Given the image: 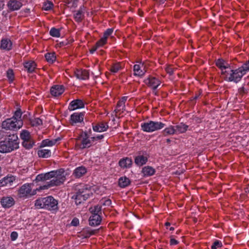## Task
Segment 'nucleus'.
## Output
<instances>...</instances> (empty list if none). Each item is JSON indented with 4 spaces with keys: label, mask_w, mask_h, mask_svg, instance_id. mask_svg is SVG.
<instances>
[{
    "label": "nucleus",
    "mask_w": 249,
    "mask_h": 249,
    "mask_svg": "<svg viewBox=\"0 0 249 249\" xmlns=\"http://www.w3.org/2000/svg\"><path fill=\"white\" fill-rule=\"evenodd\" d=\"M18 137L16 133L10 134L0 142V152L8 153L18 148Z\"/></svg>",
    "instance_id": "nucleus-1"
},
{
    "label": "nucleus",
    "mask_w": 249,
    "mask_h": 249,
    "mask_svg": "<svg viewBox=\"0 0 249 249\" xmlns=\"http://www.w3.org/2000/svg\"><path fill=\"white\" fill-rule=\"evenodd\" d=\"M57 204V201L53 197L49 196L37 199L35 201V205L38 209L44 208L53 211L58 209Z\"/></svg>",
    "instance_id": "nucleus-2"
},
{
    "label": "nucleus",
    "mask_w": 249,
    "mask_h": 249,
    "mask_svg": "<svg viewBox=\"0 0 249 249\" xmlns=\"http://www.w3.org/2000/svg\"><path fill=\"white\" fill-rule=\"evenodd\" d=\"M92 195L90 187L84 185L78 189L76 194L72 196V198L75 200L76 205H79L86 201Z\"/></svg>",
    "instance_id": "nucleus-3"
},
{
    "label": "nucleus",
    "mask_w": 249,
    "mask_h": 249,
    "mask_svg": "<svg viewBox=\"0 0 249 249\" xmlns=\"http://www.w3.org/2000/svg\"><path fill=\"white\" fill-rule=\"evenodd\" d=\"M22 120L17 121L16 118H11L3 121L2 127L6 130L17 131L22 126Z\"/></svg>",
    "instance_id": "nucleus-4"
},
{
    "label": "nucleus",
    "mask_w": 249,
    "mask_h": 249,
    "mask_svg": "<svg viewBox=\"0 0 249 249\" xmlns=\"http://www.w3.org/2000/svg\"><path fill=\"white\" fill-rule=\"evenodd\" d=\"M65 177H59L54 176V177L52 178V179L50 181L47 182L46 184L40 186L39 187L34 190L33 191V193L32 194V195H36V191L47 189L53 186H59L63 183V182L65 180Z\"/></svg>",
    "instance_id": "nucleus-5"
},
{
    "label": "nucleus",
    "mask_w": 249,
    "mask_h": 249,
    "mask_svg": "<svg viewBox=\"0 0 249 249\" xmlns=\"http://www.w3.org/2000/svg\"><path fill=\"white\" fill-rule=\"evenodd\" d=\"M165 124L161 122L150 121L142 124V129L147 132H153L162 129Z\"/></svg>",
    "instance_id": "nucleus-6"
},
{
    "label": "nucleus",
    "mask_w": 249,
    "mask_h": 249,
    "mask_svg": "<svg viewBox=\"0 0 249 249\" xmlns=\"http://www.w3.org/2000/svg\"><path fill=\"white\" fill-rule=\"evenodd\" d=\"M231 72L230 75L228 77V81L230 82L233 81L235 83H238L240 81L243 75L246 73L242 67L234 70H231Z\"/></svg>",
    "instance_id": "nucleus-7"
},
{
    "label": "nucleus",
    "mask_w": 249,
    "mask_h": 249,
    "mask_svg": "<svg viewBox=\"0 0 249 249\" xmlns=\"http://www.w3.org/2000/svg\"><path fill=\"white\" fill-rule=\"evenodd\" d=\"M85 113L84 112L74 113L71 116L70 123L71 125L78 123H81L83 121Z\"/></svg>",
    "instance_id": "nucleus-8"
},
{
    "label": "nucleus",
    "mask_w": 249,
    "mask_h": 249,
    "mask_svg": "<svg viewBox=\"0 0 249 249\" xmlns=\"http://www.w3.org/2000/svg\"><path fill=\"white\" fill-rule=\"evenodd\" d=\"M31 185V184H25L20 188L18 192L20 197H24L28 195L33 196L32 195L33 191L31 193L32 189Z\"/></svg>",
    "instance_id": "nucleus-9"
},
{
    "label": "nucleus",
    "mask_w": 249,
    "mask_h": 249,
    "mask_svg": "<svg viewBox=\"0 0 249 249\" xmlns=\"http://www.w3.org/2000/svg\"><path fill=\"white\" fill-rule=\"evenodd\" d=\"M0 202L3 208H9L14 205L15 200L11 196H3Z\"/></svg>",
    "instance_id": "nucleus-10"
},
{
    "label": "nucleus",
    "mask_w": 249,
    "mask_h": 249,
    "mask_svg": "<svg viewBox=\"0 0 249 249\" xmlns=\"http://www.w3.org/2000/svg\"><path fill=\"white\" fill-rule=\"evenodd\" d=\"M144 83L152 89L156 90L158 86L160 84V81L155 77H149L144 80Z\"/></svg>",
    "instance_id": "nucleus-11"
},
{
    "label": "nucleus",
    "mask_w": 249,
    "mask_h": 249,
    "mask_svg": "<svg viewBox=\"0 0 249 249\" xmlns=\"http://www.w3.org/2000/svg\"><path fill=\"white\" fill-rule=\"evenodd\" d=\"M84 106L85 105L82 100L76 99L71 102L68 108L70 111H72L76 109L84 108Z\"/></svg>",
    "instance_id": "nucleus-12"
},
{
    "label": "nucleus",
    "mask_w": 249,
    "mask_h": 249,
    "mask_svg": "<svg viewBox=\"0 0 249 249\" xmlns=\"http://www.w3.org/2000/svg\"><path fill=\"white\" fill-rule=\"evenodd\" d=\"M54 173L53 171H51L45 174H39L36 176V179L34 181L37 182L40 181L50 179L53 177H54Z\"/></svg>",
    "instance_id": "nucleus-13"
},
{
    "label": "nucleus",
    "mask_w": 249,
    "mask_h": 249,
    "mask_svg": "<svg viewBox=\"0 0 249 249\" xmlns=\"http://www.w3.org/2000/svg\"><path fill=\"white\" fill-rule=\"evenodd\" d=\"M74 74L77 78L80 80H86L89 78V72L86 70L76 69Z\"/></svg>",
    "instance_id": "nucleus-14"
},
{
    "label": "nucleus",
    "mask_w": 249,
    "mask_h": 249,
    "mask_svg": "<svg viewBox=\"0 0 249 249\" xmlns=\"http://www.w3.org/2000/svg\"><path fill=\"white\" fill-rule=\"evenodd\" d=\"M64 91V87L62 85H54L50 89L52 95L56 97L60 95Z\"/></svg>",
    "instance_id": "nucleus-15"
},
{
    "label": "nucleus",
    "mask_w": 249,
    "mask_h": 249,
    "mask_svg": "<svg viewBox=\"0 0 249 249\" xmlns=\"http://www.w3.org/2000/svg\"><path fill=\"white\" fill-rule=\"evenodd\" d=\"M22 6V3L17 0H10L7 3L8 7L12 11L19 9Z\"/></svg>",
    "instance_id": "nucleus-16"
},
{
    "label": "nucleus",
    "mask_w": 249,
    "mask_h": 249,
    "mask_svg": "<svg viewBox=\"0 0 249 249\" xmlns=\"http://www.w3.org/2000/svg\"><path fill=\"white\" fill-rule=\"evenodd\" d=\"M84 134V137L81 141V146L80 147L82 149L87 148L89 147L91 144V141L89 139V135L86 131L83 132Z\"/></svg>",
    "instance_id": "nucleus-17"
},
{
    "label": "nucleus",
    "mask_w": 249,
    "mask_h": 249,
    "mask_svg": "<svg viewBox=\"0 0 249 249\" xmlns=\"http://www.w3.org/2000/svg\"><path fill=\"white\" fill-rule=\"evenodd\" d=\"M102 220L101 216L99 214H92L89 218V224L91 226L100 225Z\"/></svg>",
    "instance_id": "nucleus-18"
},
{
    "label": "nucleus",
    "mask_w": 249,
    "mask_h": 249,
    "mask_svg": "<svg viewBox=\"0 0 249 249\" xmlns=\"http://www.w3.org/2000/svg\"><path fill=\"white\" fill-rule=\"evenodd\" d=\"M93 130L95 132H104L107 130L108 126L107 123L100 122L95 125H92Z\"/></svg>",
    "instance_id": "nucleus-19"
},
{
    "label": "nucleus",
    "mask_w": 249,
    "mask_h": 249,
    "mask_svg": "<svg viewBox=\"0 0 249 249\" xmlns=\"http://www.w3.org/2000/svg\"><path fill=\"white\" fill-rule=\"evenodd\" d=\"M132 164V161L129 158L121 159L119 162V165L122 168H129L131 167Z\"/></svg>",
    "instance_id": "nucleus-20"
},
{
    "label": "nucleus",
    "mask_w": 249,
    "mask_h": 249,
    "mask_svg": "<svg viewBox=\"0 0 249 249\" xmlns=\"http://www.w3.org/2000/svg\"><path fill=\"white\" fill-rule=\"evenodd\" d=\"M148 159L143 155H138L135 158V163L138 166H142L147 161Z\"/></svg>",
    "instance_id": "nucleus-21"
},
{
    "label": "nucleus",
    "mask_w": 249,
    "mask_h": 249,
    "mask_svg": "<svg viewBox=\"0 0 249 249\" xmlns=\"http://www.w3.org/2000/svg\"><path fill=\"white\" fill-rule=\"evenodd\" d=\"M130 180L126 177H121L118 180L119 186L121 188H125L130 184Z\"/></svg>",
    "instance_id": "nucleus-22"
},
{
    "label": "nucleus",
    "mask_w": 249,
    "mask_h": 249,
    "mask_svg": "<svg viewBox=\"0 0 249 249\" xmlns=\"http://www.w3.org/2000/svg\"><path fill=\"white\" fill-rule=\"evenodd\" d=\"M24 67L27 69L28 72H33L36 68V64L34 61H29L24 64Z\"/></svg>",
    "instance_id": "nucleus-23"
},
{
    "label": "nucleus",
    "mask_w": 249,
    "mask_h": 249,
    "mask_svg": "<svg viewBox=\"0 0 249 249\" xmlns=\"http://www.w3.org/2000/svg\"><path fill=\"white\" fill-rule=\"evenodd\" d=\"M87 173V169L84 166H80L76 168L73 174L76 178H80Z\"/></svg>",
    "instance_id": "nucleus-24"
},
{
    "label": "nucleus",
    "mask_w": 249,
    "mask_h": 249,
    "mask_svg": "<svg viewBox=\"0 0 249 249\" xmlns=\"http://www.w3.org/2000/svg\"><path fill=\"white\" fill-rule=\"evenodd\" d=\"M0 49L10 50L12 48V42L10 40L2 39L1 40Z\"/></svg>",
    "instance_id": "nucleus-25"
},
{
    "label": "nucleus",
    "mask_w": 249,
    "mask_h": 249,
    "mask_svg": "<svg viewBox=\"0 0 249 249\" xmlns=\"http://www.w3.org/2000/svg\"><path fill=\"white\" fill-rule=\"evenodd\" d=\"M142 173L144 176H151L155 173V170L151 166H145L142 169Z\"/></svg>",
    "instance_id": "nucleus-26"
},
{
    "label": "nucleus",
    "mask_w": 249,
    "mask_h": 249,
    "mask_svg": "<svg viewBox=\"0 0 249 249\" xmlns=\"http://www.w3.org/2000/svg\"><path fill=\"white\" fill-rule=\"evenodd\" d=\"M175 127L176 133L178 132L179 133H183L187 131L188 128V125L183 123H180L178 125L175 126Z\"/></svg>",
    "instance_id": "nucleus-27"
},
{
    "label": "nucleus",
    "mask_w": 249,
    "mask_h": 249,
    "mask_svg": "<svg viewBox=\"0 0 249 249\" xmlns=\"http://www.w3.org/2000/svg\"><path fill=\"white\" fill-rule=\"evenodd\" d=\"M38 155L40 158H48L51 156V152L48 149H41L38 151Z\"/></svg>",
    "instance_id": "nucleus-28"
},
{
    "label": "nucleus",
    "mask_w": 249,
    "mask_h": 249,
    "mask_svg": "<svg viewBox=\"0 0 249 249\" xmlns=\"http://www.w3.org/2000/svg\"><path fill=\"white\" fill-rule=\"evenodd\" d=\"M35 144V142L31 138L28 140L23 141L22 144L26 149H31Z\"/></svg>",
    "instance_id": "nucleus-29"
},
{
    "label": "nucleus",
    "mask_w": 249,
    "mask_h": 249,
    "mask_svg": "<svg viewBox=\"0 0 249 249\" xmlns=\"http://www.w3.org/2000/svg\"><path fill=\"white\" fill-rule=\"evenodd\" d=\"M47 61L50 63H53L56 59V56L54 53H48L45 55Z\"/></svg>",
    "instance_id": "nucleus-30"
},
{
    "label": "nucleus",
    "mask_w": 249,
    "mask_h": 249,
    "mask_svg": "<svg viewBox=\"0 0 249 249\" xmlns=\"http://www.w3.org/2000/svg\"><path fill=\"white\" fill-rule=\"evenodd\" d=\"M57 142V140H50L49 139H46L42 141L40 147H43L47 146H53Z\"/></svg>",
    "instance_id": "nucleus-31"
},
{
    "label": "nucleus",
    "mask_w": 249,
    "mask_h": 249,
    "mask_svg": "<svg viewBox=\"0 0 249 249\" xmlns=\"http://www.w3.org/2000/svg\"><path fill=\"white\" fill-rule=\"evenodd\" d=\"M89 211L92 214H99L101 215L102 213V206L99 205H97L95 206L93 208L92 207L90 208Z\"/></svg>",
    "instance_id": "nucleus-32"
},
{
    "label": "nucleus",
    "mask_w": 249,
    "mask_h": 249,
    "mask_svg": "<svg viewBox=\"0 0 249 249\" xmlns=\"http://www.w3.org/2000/svg\"><path fill=\"white\" fill-rule=\"evenodd\" d=\"M175 133H176L175 126H170L169 127L166 128L163 131V135L165 136Z\"/></svg>",
    "instance_id": "nucleus-33"
},
{
    "label": "nucleus",
    "mask_w": 249,
    "mask_h": 249,
    "mask_svg": "<svg viewBox=\"0 0 249 249\" xmlns=\"http://www.w3.org/2000/svg\"><path fill=\"white\" fill-rule=\"evenodd\" d=\"M133 70L134 71V75L139 76H142L144 74V72L141 70V67L139 65H135L134 66Z\"/></svg>",
    "instance_id": "nucleus-34"
},
{
    "label": "nucleus",
    "mask_w": 249,
    "mask_h": 249,
    "mask_svg": "<svg viewBox=\"0 0 249 249\" xmlns=\"http://www.w3.org/2000/svg\"><path fill=\"white\" fill-rule=\"evenodd\" d=\"M20 138L23 140H26L31 138L29 132L26 130H24L20 134Z\"/></svg>",
    "instance_id": "nucleus-35"
},
{
    "label": "nucleus",
    "mask_w": 249,
    "mask_h": 249,
    "mask_svg": "<svg viewBox=\"0 0 249 249\" xmlns=\"http://www.w3.org/2000/svg\"><path fill=\"white\" fill-rule=\"evenodd\" d=\"M50 35L53 37H59L60 36V30L54 27L52 28L50 31Z\"/></svg>",
    "instance_id": "nucleus-36"
},
{
    "label": "nucleus",
    "mask_w": 249,
    "mask_h": 249,
    "mask_svg": "<svg viewBox=\"0 0 249 249\" xmlns=\"http://www.w3.org/2000/svg\"><path fill=\"white\" fill-rule=\"evenodd\" d=\"M83 15L82 14V11L81 10H79L76 12V13L74 15V17L75 20L77 22H81L83 19Z\"/></svg>",
    "instance_id": "nucleus-37"
},
{
    "label": "nucleus",
    "mask_w": 249,
    "mask_h": 249,
    "mask_svg": "<svg viewBox=\"0 0 249 249\" xmlns=\"http://www.w3.org/2000/svg\"><path fill=\"white\" fill-rule=\"evenodd\" d=\"M3 179L5 186L7 185V184L11 185V183L15 180V178L13 176L4 177Z\"/></svg>",
    "instance_id": "nucleus-38"
},
{
    "label": "nucleus",
    "mask_w": 249,
    "mask_h": 249,
    "mask_svg": "<svg viewBox=\"0 0 249 249\" xmlns=\"http://www.w3.org/2000/svg\"><path fill=\"white\" fill-rule=\"evenodd\" d=\"M225 64V61L223 59H218L216 61V66L221 70H223Z\"/></svg>",
    "instance_id": "nucleus-39"
},
{
    "label": "nucleus",
    "mask_w": 249,
    "mask_h": 249,
    "mask_svg": "<svg viewBox=\"0 0 249 249\" xmlns=\"http://www.w3.org/2000/svg\"><path fill=\"white\" fill-rule=\"evenodd\" d=\"M31 124L32 126H38L42 124V120L39 118H35L31 121Z\"/></svg>",
    "instance_id": "nucleus-40"
},
{
    "label": "nucleus",
    "mask_w": 249,
    "mask_h": 249,
    "mask_svg": "<svg viewBox=\"0 0 249 249\" xmlns=\"http://www.w3.org/2000/svg\"><path fill=\"white\" fill-rule=\"evenodd\" d=\"M22 115V112L20 108L18 109L15 112L14 115L12 118H16V121H18L19 120H21L20 119Z\"/></svg>",
    "instance_id": "nucleus-41"
},
{
    "label": "nucleus",
    "mask_w": 249,
    "mask_h": 249,
    "mask_svg": "<svg viewBox=\"0 0 249 249\" xmlns=\"http://www.w3.org/2000/svg\"><path fill=\"white\" fill-rule=\"evenodd\" d=\"M54 173V176H57L59 177H65L63 175L64 173V170L63 169H60L56 171H53Z\"/></svg>",
    "instance_id": "nucleus-42"
},
{
    "label": "nucleus",
    "mask_w": 249,
    "mask_h": 249,
    "mask_svg": "<svg viewBox=\"0 0 249 249\" xmlns=\"http://www.w3.org/2000/svg\"><path fill=\"white\" fill-rule=\"evenodd\" d=\"M98 231V230H92L90 229L86 230L85 232H86V237H89L90 235L94 234Z\"/></svg>",
    "instance_id": "nucleus-43"
},
{
    "label": "nucleus",
    "mask_w": 249,
    "mask_h": 249,
    "mask_svg": "<svg viewBox=\"0 0 249 249\" xmlns=\"http://www.w3.org/2000/svg\"><path fill=\"white\" fill-rule=\"evenodd\" d=\"M7 77L11 81L14 80V74L13 70L9 69L7 71Z\"/></svg>",
    "instance_id": "nucleus-44"
},
{
    "label": "nucleus",
    "mask_w": 249,
    "mask_h": 249,
    "mask_svg": "<svg viewBox=\"0 0 249 249\" xmlns=\"http://www.w3.org/2000/svg\"><path fill=\"white\" fill-rule=\"evenodd\" d=\"M107 40V39L106 38V37L103 36L96 42V44L97 45V47H99L102 46L106 43Z\"/></svg>",
    "instance_id": "nucleus-45"
},
{
    "label": "nucleus",
    "mask_w": 249,
    "mask_h": 249,
    "mask_svg": "<svg viewBox=\"0 0 249 249\" xmlns=\"http://www.w3.org/2000/svg\"><path fill=\"white\" fill-rule=\"evenodd\" d=\"M121 66L119 63L113 65L110 69V71L112 72H117L120 69Z\"/></svg>",
    "instance_id": "nucleus-46"
},
{
    "label": "nucleus",
    "mask_w": 249,
    "mask_h": 249,
    "mask_svg": "<svg viewBox=\"0 0 249 249\" xmlns=\"http://www.w3.org/2000/svg\"><path fill=\"white\" fill-rule=\"evenodd\" d=\"M53 6V4L50 1L47 3H44L43 5V9L45 11H49L52 9Z\"/></svg>",
    "instance_id": "nucleus-47"
},
{
    "label": "nucleus",
    "mask_w": 249,
    "mask_h": 249,
    "mask_svg": "<svg viewBox=\"0 0 249 249\" xmlns=\"http://www.w3.org/2000/svg\"><path fill=\"white\" fill-rule=\"evenodd\" d=\"M222 246V243L218 240L214 242L213 245L211 247V249H217V248H219Z\"/></svg>",
    "instance_id": "nucleus-48"
},
{
    "label": "nucleus",
    "mask_w": 249,
    "mask_h": 249,
    "mask_svg": "<svg viewBox=\"0 0 249 249\" xmlns=\"http://www.w3.org/2000/svg\"><path fill=\"white\" fill-rule=\"evenodd\" d=\"M241 67L243 68L246 73L247 71H249V60L244 63Z\"/></svg>",
    "instance_id": "nucleus-49"
},
{
    "label": "nucleus",
    "mask_w": 249,
    "mask_h": 249,
    "mask_svg": "<svg viewBox=\"0 0 249 249\" xmlns=\"http://www.w3.org/2000/svg\"><path fill=\"white\" fill-rule=\"evenodd\" d=\"M113 32V29H107L105 33H104V37H106V38H107L108 36L111 35V34Z\"/></svg>",
    "instance_id": "nucleus-50"
},
{
    "label": "nucleus",
    "mask_w": 249,
    "mask_h": 249,
    "mask_svg": "<svg viewBox=\"0 0 249 249\" xmlns=\"http://www.w3.org/2000/svg\"><path fill=\"white\" fill-rule=\"evenodd\" d=\"M238 92L241 95H243L248 93V90L242 87L238 89Z\"/></svg>",
    "instance_id": "nucleus-51"
},
{
    "label": "nucleus",
    "mask_w": 249,
    "mask_h": 249,
    "mask_svg": "<svg viewBox=\"0 0 249 249\" xmlns=\"http://www.w3.org/2000/svg\"><path fill=\"white\" fill-rule=\"evenodd\" d=\"M178 241L173 238V236H170V245H176L178 244Z\"/></svg>",
    "instance_id": "nucleus-52"
},
{
    "label": "nucleus",
    "mask_w": 249,
    "mask_h": 249,
    "mask_svg": "<svg viewBox=\"0 0 249 249\" xmlns=\"http://www.w3.org/2000/svg\"><path fill=\"white\" fill-rule=\"evenodd\" d=\"M79 223V219L77 218H74L71 222V225L73 226H77Z\"/></svg>",
    "instance_id": "nucleus-53"
},
{
    "label": "nucleus",
    "mask_w": 249,
    "mask_h": 249,
    "mask_svg": "<svg viewBox=\"0 0 249 249\" xmlns=\"http://www.w3.org/2000/svg\"><path fill=\"white\" fill-rule=\"evenodd\" d=\"M18 235V234L17 232H16V231L12 232V233H11V235H10L11 240L12 241L15 240L17 238Z\"/></svg>",
    "instance_id": "nucleus-54"
},
{
    "label": "nucleus",
    "mask_w": 249,
    "mask_h": 249,
    "mask_svg": "<svg viewBox=\"0 0 249 249\" xmlns=\"http://www.w3.org/2000/svg\"><path fill=\"white\" fill-rule=\"evenodd\" d=\"M101 203L103 205L109 206L111 204V201L110 199H107L105 200L104 202Z\"/></svg>",
    "instance_id": "nucleus-55"
},
{
    "label": "nucleus",
    "mask_w": 249,
    "mask_h": 249,
    "mask_svg": "<svg viewBox=\"0 0 249 249\" xmlns=\"http://www.w3.org/2000/svg\"><path fill=\"white\" fill-rule=\"evenodd\" d=\"M166 71L170 75H172L173 73V69L170 66H168L166 68Z\"/></svg>",
    "instance_id": "nucleus-56"
},
{
    "label": "nucleus",
    "mask_w": 249,
    "mask_h": 249,
    "mask_svg": "<svg viewBox=\"0 0 249 249\" xmlns=\"http://www.w3.org/2000/svg\"><path fill=\"white\" fill-rule=\"evenodd\" d=\"M74 0H63V1L67 4H71L70 6H72L73 4Z\"/></svg>",
    "instance_id": "nucleus-57"
},
{
    "label": "nucleus",
    "mask_w": 249,
    "mask_h": 249,
    "mask_svg": "<svg viewBox=\"0 0 249 249\" xmlns=\"http://www.w3.org/2000/svg\"><path fill=\"white\" fill-rule=\"evenodd\" d=\"M123 106V107H124V104H122L121 103V101H119L118 103H117V110H121V108L120 107Z\"/></svg>",
    "instance_id": "nucleus-58"
},
{
    "label": "nucleus",
    "mask_w": 249,
    "mask_h": 249,
    "mask_svg": "<svg viewBox=\"0 0 249 249\" xmlns=\"http://www.w3.org/2000/svg\"><path fill=\"white\" fill-rule=\"evenodd\" d=\"M99 47H97V45L95 44L94 46H93L90 50L89 52L91 53H93L94 52L96 51V50L97 49V48Z\"/></svg>",
    "instance_id": "nucleus-59"
},
{
    "label": "nucleus",
    "mask_w": 249,
    "mask_h": 249,
    "mask_svg": "<svg viewBox=\"0 0 249 249\" xmlns=\"http://www.w3.org/2000/svg\"><path fill=\"white\" fill-rule=\"evenodd\" d=\"M127 97H125V96H124V97H123L121 99V100H120V101H121V103L122 104H124L125 103V102L127 100Z\"/></svg>",
    "instance_id": "nucleus-60"
},
{
    "label": "nucleus",
    "mask_w": 249,
    "mask_h": 249,
    "mask_svg": "<svg viewBox=\"0 0 249 249\" xmlns=\"http://www.w3.org/2000/svg\"><path fill=\"white\" fill-rule=\"evenodd\" d=\"M228 68H230V65L225 61V66H224L223 70H225Z\"/></svg>",
    "instance_id": "nucleus-61"
},
{
    "label": "nucleus",
    "mask_w": 249,
    "mask_h": 249,
    "mask_svg": "<svg viewBox=\"0 0 249 249\" xmlns=\"http://www.w3.org/2000/svg\"><path fill=\"white\" fill-rule=\"evenodd\" d=\"M104 137V136L103 135H100L96 136V138L97 140H101V139H103Z\"/></svg>",
    "instance_id": "nucleus-62"
},
{
    "label": "nucleus",
    "mask_w": 249,
    "mask_h": 249,
    "mask_svg": "<svg viewBox=\"0 0 249 249\" xmlns=\"http://www.w3.org/2000/svg\"><path fill=\"white\" fill-rule=\"evenodd\" d=\"M4 6V4L3 3V1L0 0V10L3 8Z\"/></svg>",
    "instance_id": "nucleus-63"
},
{
    "label": "nucleus",
    "mask_w": 249,
    "mask_h": 249,
    "mask_svg": "<svg viewBox=\"0 0 249 249\" xmlns=\"http://www.w3.org/2000/svg\"><path fill=\"white\" fill-rule=\"evenodd\" d=\"M5 185L4 184L3 179L0 180V186H4Z\"/></svg>",
    "instance_id": "nucleus-64"
}]
</instances>
